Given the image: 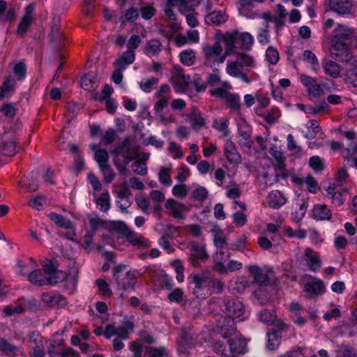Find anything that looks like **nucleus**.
<instances>
[{"instance_id":"de8ad7c7","label":"nucleus","mask_w":357,"mask_h":357,"mask_svg":"<svg viewBox=\"0 0 357 357\" xmlns=\"http://www.w3.org/2000/svg\"><path fill=\"white\" fill-rule=\"evenodd\" d=\"M181 62L188 66L194 64L195 61V52L192 50H188L180 53Z\"/></svg>"},{"instance_id":"dca6fc26","label":"nucleus","mask_w":357,"mask_h":357,"mask_svg":"<svg viewBox=\"0 0 357 357\" xmlns=\"http://www.w3.org/2000/svg\"><path fill=\"white\" fill-rule=\"evenodd\" d=\"M303 260L305 261L308 268L313 272L319 271L321 267V261L320 257L310 248H306L305 249Z\"/></svg>"},{"instance_id":"a18cd8bd","label":"nucleus","mask_w":357,"mask_h":357,"mask_svg":"<svg viewBox=\"0 0 357 357\" xmlns=\"http://www.w3.org/2000/svg\"><path fill=\"white\" fill-rule=\"evenodd\" d=\"M237 40L241 43L243 49H250L254 43L253 36L248 32L236 33Z\"/></svg>"},{"instance_id":"5701e85b","label":"nucleus","mask_w":357,"mask_h":357,"mask_svg":"<svg viewBox=\"0 0 357 357\" xmlns=\"http://www.w3.org/2000/svg\"><path fill=\"white\" fill-rule=\"evenodd\" d=\"M229 353L230 357H236L245 352L246 343L244 340L236 337L228 340Z\"/></svg>"},{"instance_id":"39448f33","label":"nucleus","mask_w":357,"mask_h":357,"mask_svg":"<svg viewBox=\"0 0 357 357\" xmlns=\"http://www.w3.org/2000/svg\"><path fill=\"white\" fill-rule=\"evenodd\" d=\"M351 43H334L330 50L331 56L333 59L345 63L354 64L356 60L353 58L349 50Z\"/></svg>"},{"instance_id":"49530a36","label":"nucleus","mask_w":357,"mask_h":357,"mask_svg":"<svg viewBox=\"0 0 357 357\" xmlns=\"http://www.w3.org/2000/svg\"><path fill=\"white\" fill-rule=\"evenodd\" d=\"M158 84V79L151 77L142 79L139 82L140 89L145 93H150L153 91Z\"/></svg>"},{"instance_id":"f8f14e48","label":"nucleus","mask_w":357,"mask_h":357,"mask_svg":"<svg viewBox=\"0 0 357 357\" xmlns=\"http://www.w3.org/2000/svg\"><path fill=\"white\" fill-rule=\"evenodd\" d=\"M165 207L167 210V214L177 220H183L184 213L187 211L186 206L174 199H168Z\"/></svg>"},{"instance_id":"4be33fe9","label":"nucleus","mask_w":357,"mask_h":357,"mask_svg":"<svg viewBox=\"0 0 357 357\" xmlns=\"http://www.w3.org/2000/svg\"><path fill=\"white\" fill-rule=\"evenodd\" d=\"M247 269L253 278L254 282L259 285H267L269 282V278L267 274L257 265H249Z\"/></svg>"},{"instance_id":"aec40b11","label":"nucleus","mask_w":357,"mask_h":357,"mask_svg":"<svg viewBox=\"0 0 357 357\" xmlns=\"http://www.w3.org/2000/svg\"><path fill=\"white\" fill-rule=\"evenodd\" d=\"M224 153L229 162L235 165H238L241 162V156L232 141H226L224 146Z\"/></svg>"},{"instance_id":"774afa93","label":"nucleus","mask_w":357,"mask_h":357,"mask_svg":"<svg viewBox=\"0 0 357 357\" xmlns=\"http://www.w3.org/2000/svg\"><path fill=\"white\" fill-rule=\"evenodd\" d=\"M347 82L357 86V67L349 69L346 74Z\"/></svg>"},{"instance_id":"72a5a7b5","label":"nucleus","mask_w":357,"mask_h":357,"mask_svg":"<svg viewBox=\"0 0 357 357\" xmlns=\"http://www.w3.org/2000/svg\"><path fill=\"white\" fill-rule=\"evenodd\" d=\"M229 119L226 117L216 118L213 121V127L221 133L222 137H227L229 134L228 129Z\"/></svg>"},{"instance_id":"6ab92c4d","label":"nucleus","mask_w":357,"mask_h":357,"mask_svg":"<svg viewBox=\"0 0 357 357\" xmlns=\"http://www.w3.org/2000/svg\"><path fill=\"white\" fill-rule=\"evenodd\" d=\"M329 6L332 10L341 15L351 14L353 10L349 0H330Z\"/></svg>"},{"instance_id":"5fc2aeb1","label":"nucleus","mask_w":357,"mask_h":357,"mask_svg":"<svg viewBox=\"0 0 357 357\" xmlns=\"http://www.w3.org/2000/svg\"><path fill=\"white\" fill-rule=\"evenodd\" d=\"M95 160L98 164L99 168L108 165L109 155L106 150L99 149L95 153Z\"/></svg>"},{"instance_id":"0e129e2a","label":"nucleus","mask_w":357,"mask_h":357,"mask_svg":"<svg viewBox=\"0 0 357 357\" xmlns=\"http://www.w3.org/2000/svg\"><path fill=\"white\" fill-rule=\"evenodd\" d=\"M257 40L261 45H266L270 42L269 31L268 24H266L265 27L260 29L257 34Z\"/></svg>"},{"instance_id":"f03ea898","label":"nucleus","mask_w":357,"mask_h":357,"mask_svg":"<svg viewBox=\"0 0 357 357\" xmlns=\"http://www.w3.org/2000/svg\"><path fill=\"white\" fill-rule=\"evenodd\" d=\"M212 277L210 271L191 275L189 279L195 284L194 294L197 297L206 296L212 294Z\"/></svg>"},{"instance_id":"69168bd1","label":"nucleus","mask_w":357,"mask_h":357,"mask_svg":"<svg viewBox=\"0 0 357 357\" xmlns=\"http://www.w3.org/2000/svg\"><path fill=\"white\" fill-rule=\"evenodd\" d=\"M307 89L308 95L313 98H317L324 94V90L319 84L314 82Z\"/></svg>"},{"instance_id":"f257e3e1","label":"nucleus","mask_w":357,"mask_h":357,"mask_svg":"<svg viewBox=\"0 0 357 357\" xmlns=\"http://www.w3.org/2000/svg\"><path fill=\"white\" fill-rule=\"evenodd\" d=\"M255 67V58L250 54L241 52L236 55L235 60L227 61L225 71L229 76L240 78L243 82L250 84L257 79V75L247 69Z\"/></svg>"},{"instance_id":"b1692460","label":"nucleus","mask_w":357,"mask_h":357,"mask_svg":"<svg viewBox=\"0 0 357 357\" xmlns=\"http://www.w3.org/2000/svg\"><path fill=\"white\" fill-rule=\"evenodd\" d=\"M35 9V6L33 4L29 5L25 8V14L22 17L17 29V33L20 35H24L27 31L29 26L33 20V13Z\"/></svg>"},{"instance_id":"a19ab883","label":"nucleus","mask_w":357,"mask_h":357,"mask_svg":"<svg viewBox=\"0 0 357 357\" xmlns=\"http://www.w3.org/2000/svg\"><path fill=\"white\" fill-rule=\"evenodd\" d=\"M179 11L182 14L185 15L186 13L193 10L195 7L198 6L202 0H178Z\"/></svg>"},{"instance_id":"473e14b6","label":"nucleus","mask_w":357,"mask_h":357,"mask_svg":"<svg viewBox=\"0 0 357 357\" xmlns=\"http://www.w3.org/2000/svg\"><path fill=\"white\" fill-rule=\"evenodd\" d=\"M48 217L52 222H54V224H56L59 227L66 229H70L73 228L72 222L60 214L52 212L48 215Z\"/></svg>"},{"instance_id":"052dcab7","label":"nucleus","mask_w":357,"mask_h":357,"mask_svg":"<svg viewBox=\"0 0 357 357\" xmlns=\"http://www.w3.org/2000/svg\"><path fill=\"white\" fill-rule=\"evenodd\" d=\"M13 72L17 80H22L26 73V67L23 62L16 63L13 68Z\"/></svg>"},{"instance_id":"603ef678","label":"nucleus","mask_w":357,"mask_h":357,"mask_svg":"<svg viewBox=\"0 0 357 357\" xmlns=\"http://www.w3.org/2000/svg\"><path fill=\"white\" fill-rule=\"evenodd\" d=\"M357 152V142H352L349 145L348 148H344L342 150V155L345 160L350 162L353 156Z\"/></svg>"},{"instance_id":"c756f323","label":"nucleus","mask_w":357,"mask_h":357,"mask_svg":"<svg viewBox=\"0 0 357 357\" xmlns=\"http://www.w3.org/2000/svg\"><path fill=\"white\" fill-rule=\"evenodd\" d=\"M326 197L331 199L335 206H341L345 201V196L339 190H336L334 183L330 184L326 188Z\"/></svg>"},{"instance_id":"ddd939ff","label":"nucleus","mask_w":357,"mask_h":357,"mask_svg":"<svg viewBox=\"0 0 357 357\" xmlns=\"http://www.w3.org/2000/svg\"><path fill=\"white\" fill-rule=\"evenodd\" d=\"M251 133L252 129L245 121L243 120L238 124V142L240 146L247 149L251 148L253 143Z\"/></svg>"},{"instance_id":"e433bc0d","label":"nucleus","mask_w":357,"mask_h":357,"mask_svg":"<svg viewBox=\"0 0 357 357\" xmlns=\"http://www.w3.org/2000/svg\"><path fill=\"white\" fill-rule=\"evenodd\" d=\"M227 20V17L221 11H214L206 16L205 20L206 23L213 25H218Z\"/></svg>"},{"instance_id":"680f3d73","label":"nucleus","mask_w":357,"mask_h":357,"mask_svg":"<svg viewBox=\"0 0 357 357\" xmlns=\"http://www.w3.org/2000/svg\"><path fill=\"white\" fill-rule=\"evenodd\" d=\"M100 169L103 175V180L105 183L108 184L114 180L115 173L109 165L100 167Z\"/></svg>"},{"instance_id":"3c124183","label":"nucleus","mask_w":357,"mask_h":357,"mask_svg":"<svg viewBox=\"0 0 357 357\" xmlns=\"http://www.w3.org/2000/svg\"><path fill=\"white\" fill-rule=\"evenodd\" d=\"M280 344V337L275 331L268 333L267 348L269 350H275Z\"/></svg>"},{"instance_id":"cd10ccee","label":"nucleus","mask_w":357,"mask_h":357,"mask_svg":"<svg viewBox=\"0 0 357 357\" xmlns=\"http://www.w3.org/2000/svg\"><path fill=\"white\" fill-rule=\"evenodd\" d=\"M135 59V51H126L118 57L113 64L116 68L125 70L129 65L134 62Z\"/></svg>"},{"instance_id":"2eb2a0df","label":"nucleus","mask_w":357,"mask_h":357,"mask_svg":"<svg viewBox=\"0 0 357 357\" xmlns=\"http://www.w3.org/2000/svg\"><path fill=\"white\" fill-rule=\"evenodd\" d=\"M29 344L33 357H44V344L43 338L39 333L33 332L30 334Z\"/></svg>"},{"instance_id":"0eeeda50","label":"nucleus","mask_w":357,"mask_h":357,"mask_svg":"<svg viewBox=\"0 0 357 357\" xmlns=\"http://www.w3.org/2000/svg\"><path fill=\"white\" fill-rule=\"evenodd\" d=\"M354 34V29L347 25L339 24L333 32L332 43H352Z\"/></svg>"},{"instance_id":"4d7b16f0","label":"nucleus","mask_w":357,"mask_h":357,"mask_svg":"<svg viewBox=\"0 0 357 357\" xmlns=\"http://www.w3.org/2000/svg\"><path fill=\"white\" fill-rule=\"evenodd\" d=\"M280 56L278 50L273 46H270L266 51V59L268 63L275 65L279 61Z\"/></svg>"},{"instance_id":"37998d69","label":"nucleus","mask_w":357,"mask_h":357,"mask_svg":"<svg viewBox=\"0 0 357 357\" xmlns=\"http://www.w3.org/2000/svg\"><path fill=\"white\" fill-rule=\"evenodd\" d=\"M178 6L179 8V1L178 0H166L163 5V10L166 15V16L170 20H176V15L174 14L172 7Z\"/></svg>"},{"instance_id":"7c9ffc66","label":"nucleus","mask_w":357,"mask_h":357,"mask_svg":"<svg viewBox=\"0 0 357 357\" xmlns=\"http://www.w3.org/2000/svg\"><path fill=\"white\" fill-rule=\"evenodd\" d=\"M47 272L48 285L56 284L69 279V276L65 272L55 269L52 265L47 266Z\"/></svg>"},{"instance_id":"393cba45","label":"nucleus","mask_w":357,"mask_h":357,"mask_svg":"<svg viewBox=\"0 0 357 357\" xmlns=\"http://www.w3.org/2000/svg\"><path fill=\"white\" fill-rule=\"evenodd\" d=\"M218 326L220 335L225 338L234 334L236 331L234 319L229 317H224L222 320H219Z\"/></svg>"},{"instance_id":"8fccbe9b","label":"nucleus","mask_w":357,"mask_h":357,"mask_svg":"<svg viewBox=\"0 0 357 357\" xmlns=\"http://www.w3.org/2000/svg\"><path fill=\"white\" fill-rule=\"evenodd\" d=\"M38 178V172H31L29 177L24 181V186L29 192H35L38 188V184L36 181Z\"/></svg>"},{"instance_id":"c03bdc74","label":"nucleus","mask_w":357,"mask_h":357,"mask_svg":"<svg viewBox=\"0 0 357 357\" xmlns=\"http://www.w3.org/2000/svg\"><path fill=\"white\" fill-rule=\"evenodd\" d=\"M145 355L148 357H167L168 355L167 350L164 347L158 348L153 347H145Z\"/></svg>"},{"instance_id":"c85d7f7f","label":"nucleus","mask_w":357,"mask_h":357,"mask_svg":"<svg viewBox=\"0 0 357 357\" xmlns=\"http://www.w3.org/2000/svg\"><path fill=\"white\" fill-rule=\"evenodd\" d=\"M192 336L190 331L182 330L177 338L178 349L180 352L185 353L192 345Z\"/></svg>"},{"instance_id":"1a4fd4ad","label":"nucleus","mask_w":357,"mask_h":357,"mask_svg":"<svg viewBox=\"0 0 357 357\" xmlns=\"http://www.w3.org/2000/svg\"><path fill=\"white\" fill-rule=\"evenodd\" d=\"M203 52L206 59H213L218 63H223L229 54V50L223 53V48L218 42L212 45H205L203 47Z\"/></svg>"},{"instance_id":"2f4dec72","label":"nucleus","mask_w":357,"mask_h":357,"mask_svg":"<svg viewBox=\"0 0 357 357\" xmlns=\"http://www.w3.org/2000/svg\"><path fill=\"white\" fill-rule=\"evenodd\" d=\"M287 202L284 195L279 190L271 191L267 197L268 206L273 208H279Z\"/></svg>"},{"instance_id":"412c9836","label":"nucleus","mask_w":357,"mask_h":357,"mask_svg":"<svg viewBox=\"0 0 357 357\" xmlns=\"http://www.w3.org/2000/svg\"><path fill=\"white\" fill-rule=\"evenodd\" d=\"M322 68L324 73L333 79L341 77L342 68L336 62L331 60L324 59L321 61Z\"/></svg>"},{"instance_id":"ea45409f","label":"nucleus","mask_w":357,"mask_h":357,"mask_svg":"<svg viewBox=\"0 0 357 357\" xmlns=\"http://www.w3.org/2000/svg\"><path fill=\"white\" fill-rule=\"evenodd\" d=\"M0 152L6 156H13L17 153V145L14 141L2 142L0 144Z\"/></svg>"},{"instance_id":"338daca9","label":"nucleus","mask_w":357,"mask_h":357,"mask_svg":"<svg viewBox=\"0 0 357 357\" xmlns=\"http://www.w3.org/2000/svg\"><path fill=\"white\" fill-rule=\"evenodd\" d=\"M15 79L9 75L8 76L2 84V87L4 91L8 95L15 90Z\"/></svg>"},{"instance_id":"c9c22d12","label":"nucleus","mask_w":357,"mask_h":357,"mask_svg":"<svg viewBox=\"0 0 357 357\" xmlns=\"http://www.w3.org/2000/svg\"><path fill=\"white\" fill-rule=\"evenodd\" d=\"M269 153L277 161L276 170L279 173H282L284 169V158L282 152H281L276 146H273L271 147Z\"/></svg>"},{"instance_id":"f704fd0d","label":"nucleus","mask_w":357,"mask_h":357,"mask_svg":"<svg viewBox=\"0 0 357 357\" xmlns=\"http://www.w3.org/2000/svg\"><path fill=\"white\" fill-rule=\"evenodd\" d=\"M162 50V43L156 39L149 40L144 48V53L149 56L158 55Z\"/></svg>"},{"instance_id":"423d86ee","label":"nucleus","mask_w":357,"mask_h":357,"mask_svg":"<svg viewBox=\"0 0 357 357\" xmlns=\"http://www.w3.org/2000/svg\"><path fill=\"white\" fill-rule=\"evenodd\" d=\"M133 328V323L130 321H125L119 327L109 324L105 327L104 336L106 339H110L112 336H117L116 338L127 340L129 338V334L132 332Z\"/></svg>"},{"instance_id":"79ce46f5","label":"nucleus","mask_w":357,"mask_h":357,"mask_svg":"<svg viewBox=\"0 0 357 357\" xmlns=\"http://www.w3.org/2000/svg\"><path fill=\"white\" fill-rule=\"evenodd\" d=\"M303 59L310 64L311 69L314 72L319 70V63L316 55L310 50H305L303 52Z\"/></svg>"},{"instance_id":"6e6552de","label":"nucleus","mask_w":357,"mask_h":357,"mask_svg":"<svg viewBox=\"0 0 357 357\" xmlns=\"http://www.w3.org/2000/svg\"><path fill=\"white\" fill-rule=\"evenodd\" d=\"M116 202L122 212H126L127 208L132 203V194L126 181L122 182L119 185V190L116 192Z\"/></svg>"},{"instance_id":"e2e57ef3","label":"nucleus","mask_w":357,"mask_h":357,"mask_svg":"<svg viewBox=\"0 0 357 357\" xmlns=\"http://www.w3.org/2000/svg\"><path fill=\"white\" fill-rule=\"evenodd\" d=\"M309 165L316 172H321L324 169L323 160L317 155H314L310 158Z\"/></svg>"},{"instance_id":"a211bd4d","label":"nucleus","mask_w":357,"mask_h":357,"mask_svg":"<svg viewBox=\"0 0 357 357\" xmlns=\"http://www.w3.org/2000/svg\"><path fill=\"white\" fill-rule=\"evenodd\" d=\"M41 300L45 305L53 307H59L66 305V299L61 294L56 292H46L41 295Z\"/></svg>"},{"instance_id":"13d9d810","label":"nucleus","mask_w":357,"mask_h":357,"mask_svg":"<svg viewBox=\"0 0 357 357\" xmlns=\"http://www.w3.org/2000/svg\"><path fill=\"white\" fill-rule=\"evenodd\" d=\"M170 168L162 167L158 174V178L160 182L167 186H170L172 181L169 174Z\"/></svg>"},{"instance_id":"bf43d9fd","label":"nucleus","mask_w":357,"mask_h":357,"mask_svg":"<svg viewBox=\"0 0 357 357\" xmlns=\"http://www.w3.org/2000/svg\"><path fill=\"white\" fill-rule=\"evenodd\" d=\"M226 105L233 110H238L240 109V98L238 95L229 93L225 99Z\"/></svg>"},{"instance_id":"09e8293b","label":"nucleus","mask_w":357,"mask_h":357,"mask_svg":"<svg viewBox=\"0 0 357 357\" xmlns=\"http://www.w3.org/2000/svg\"><path fill=\"white\" fill-rule=\"evenodd\" d=\"M214 244L217 249H226L227 245V237L223 231L220 230L214 232Z\"/></svg>"},{"instance_id":"bb28decb","label":"nucleus","mask_w":357,"mask_h":357,"mask_svg":"<svg viewBox=\"0 0 357 357\" xmlns=\"http://www.w3.org/2000/svg\"><path fill=\"white\" fill-rule=\"evenodd\" d=\"M332 211L326 204H315L312 209V218L317 221L329 220Z\"/></svg>"},{"instance_id":"6e6d98bb","label":"nucleus","mask_w":357,"mask_h":357,"mask_svg":"<svg viewBox=\"0 0 357 357\" xmlns=\"http://www.w3.org/2000/svg\"><path fill=\"white\" fill-rule=\"evenodd\" d=\"M81 86L84 90H93L96 86L95 77L90 74L85 75L81 79Z\"/></svg>"},{"instance_id":"58836bf2","label":"nucleus","mask_w":357,"mask_h":357,"mask_svg":"<svg viewBox=\"0 0 357 357\" xmlns=\"http://www.w3.org/2000/svg\"><path fill=\"white\" fill-rule=\"evenodd\" d=\"M231 89L230 84L228 82L225 81L222 82L220 87H217L211 90L210 93L213 97L220 98L225 100L230 93V92L227 91V89Z\"/></svg>"},{"instance_id":"864d4df0","label":"nucleus","mask_w":357,"mask_h":357,"mask_svg":"<svg viewBox=\"0 0 357 357\" xmlns=\"http://www.w3.org/2000/svg\"><path fill=\"white\" fill-rule=\"evenodd\" d=\"M276 316L273 312L264 310L259 314V319L260 321L267 324H273L275 321Z\"/></svg>"},{"instance_id":"a878e982","label":"nucleus","mask_w":357,"mask_h":357,"mask_svg":"<svg viewBox=\"0 0 357 357\" xmlns=\"http://www.w3.org/2000/svg\"><path fill=\"white\" fill-rule=\"evenodd\" d=\"M208 257L205 248L203 245L192 242L190 245V258L192 261L193 265H195L196 260L206 259Z\"/></svg>"},{"instance_id":"7ed1b4c3","label":"nucleus","mask_w":357,"mask_h":357,"mask_svg":"<svg viewBox=\"0 0 357 357\" xmlns=\"http://www.w3.org/2000/svg\"><path fill=\"white\" fill-rule=\"evenodd\" d=\"M119 289H132L136 283V276L133 272L126 271V266L118 265L112 269Z\"/></svg>"},{"instance_id":"f3484780","label":"nucleus","mask_w":357,"mask_h":357,"mask_svg":"<svg viewBox=\"0 0 357 357\" xmlns=\"http://www.w3.org/2000/svg\"><path fill=\"white\" fill-rule=\"evenodd\" d=\"M47 265L43 269H36L28 275V280L38 286L48 285Z\"/></svg>"},{"instance_id":"20e7f679","label":"nucleus","mask_w":357,"mask_h":357,"mask_svg":"<svg viewBox=\"0 0 357 357\" xmlns=\"http://www.w3.org/2000/svg\"><path fill=\"white\" fill-rule=\"evenodd\" d=\"M222 311L231 319H239V321L246 319L249 314L245 311L243 303L236 299H230L224 301Z\"/></svg>"},{"instance_id":"4c0bfd02","label":"nucleus","mask_w":357,"mask_h":357,"mask_svg":"<svg viewBox=\"0 0 357 357\" xmlns=\"http://www.w3.org/2000/svg\"><path fill=\"white\" fill-rule=\"evenodd\" d=\"M96 197V203L98 208L102 211H107L110 208V196L107 191L102 192L99 197Z\"/></svg>"},{"instance_id":"9d476101","label":"nucleus","mask_w":357,"mask_h":357,"mask_svg":"<svg viewBox=\"0 0 357 357\" xmlns=\"http://www.w3.org/2000/svg\"><path fill=\"white\" fill-rule=\"evenodd\" d=\"M309 280L304 283V291L309 294L307 298H312L316 296L323 294L325 291V287L321 280L316 278L305 275Z\"/></svg>"},{"instance_id":"9b49d317","label":"nucleus","mask_w":357,"mask_h":357,"mask_svg":"<svg viewBox=\"0 0 357 357\" xmlns=\"http://www.w3.org/2000/svg\"><path fill=\"white\" fill-rule=\"evenodd\" d=\"M119 225L121 231L125 233L126 239L132 245L138 248H147L150 246V242L148 239L134 231H130L126 224L119 222Z\"/></svg>"},{"instance_id":"4468645a","label":"nucleus","mask_w":357,"mask_h":357,"mask_svg":"<svg viewBox=\"0 0 357 357\" xmlns=\"http://www.w3.org/2000/svg\"><path fill=\"white\" fill-rule=\"evenodd\" d=\"M190 82V76L184 73L183 70L175 68L172 76V82L175 90L178 93L186 91Z\"/></svg>"}]
</instances>
